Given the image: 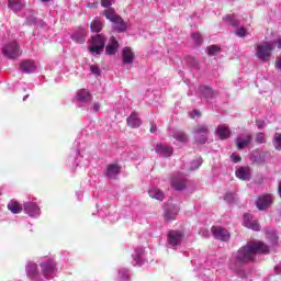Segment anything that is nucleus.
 <instances>
[{
	"label": "nucleus",
	"instance_id": "obj_22",
	"mask_svg": "<svg viewBox=\"0 0 281 281\" xmlns=\"http://www.w3.org/2000/svg\"><path fill=\"white\" fill-rule=\"evenodd\" d=\"M126 123L130 128H139V126H142V120H139V115H137V113H132L127 117Z\"/></svg>",
	"mask_w": 281,
	"mask_h": 281
},
{
	"label": "nucleus",
	"instance_id": "obj_34",
	"mask_svg": "<svg viewBox=\"0 0 281 281\" xmlns=\"http://www.w3.org/2000/svg\"><path fill=\"white\" fill-rule=\"evenodd\" d=\"M273 145L277 150H281V134L280 133L274 134Z\"/></svg>",
	"mask_w": 281,
	"mask_h": 281
},
{
	"label": "nucleus",
	"instance_id": "obj_44",
	"mask_svg": "<svg viewBox=\"0 0 281 281\" xmlns=\"http://www.w3.org/2000/svg\"><path fill=\"white\" fill-rule=\"evenodd\" d=\"M200 236H202V238H210V231L202 228L199 231Z\"/></svg>",
	"mask_w": 281,
	"mask_h": 281
},
{
	"label": "nucleus",
	"instance_id": "obj_31",
	"mask_svg": "<svg viewBox=\"0 0 281 281\" xmlns=\"http://www.w3.org/2000/svg\"><path fill=\"white\" fill-rule=\"evenodd\" d=\"M171 137H173V139H177V142H188V136L181 131L173 132L171 134Z\"/></svg>",
	"mask_w": 281,
	"mask_h": 281
},
{
	"label": "nucleus",
	"instance_id": "obj_16",
	"mask_svg": "<svg viewBox=\"0 0 281 281\" xmlns=\"http://www.w3.org/2000/svg\"><path fill=\"white\" fill-rule=\"evenodd\" d=\"M122 60L123 65H133V60H135V54H133V49H131V47L123 48Z\"/></svg>",
	"mask_w": 281,
	"mask_h": 281
},
{
	"label": "nucleus",
	"instance_id": "obj_7",
	"mask_svg": "<svg viewBox=\"0 0 281 281\" xmlns=\"http://www.w3.org/2000/svg\"><path fill=\"white\" fill-rule=\"evenodd\" d=\"M183 240V233L179 231H169L167 235V245L170 249H177Z\"/></svg>",
	"mask_w": 281,
	"mask_h": 281
},
{
	"label": "nucleus",
	"instance_id": "obj_25",
	"mask_svg": "<svg viewBox=\"0 0 281 281\" xmlns=\"http://www.w3.org/2000/svg\"><path fill=\"white\" fill-rule=\"evenodd\" d=\"M9 8L13 10V12H19L25 8V0H8Z\"/></svg>",
	"mask_w": 281,
	"mask_h": 281
},
{
	"label": "nucleus",
	"instance_id": "obj_13",
	"mask_svg": "<svg viewBox=\"0 0 281 281\" xmlns=\"http://www.w3.org/2000/svg\"><path fill=\"white\" fill-rule=\"evenodd\" d=\"M179 214V206L167 204L165 206V221H175Z\"/></svg>",
	"mask_w": 281,
	"mask_h": 281
},
{
	"label": "nucleus",
	"instance_id": "obj_48",
	"mask_svg": "<svg viewBox=\"0 0 281 281\" xmlns=\"http://www.w3.org/2000/svg\"><path fill=\"white\" fill-rule=\"evenodd\" d=\"M190 117L194 119V117H201V112H199L198 110H193L192 112L189 113Z\"/></svg>",
	"mask_w": 281,
	"mask_h": 281
},
{
	"label": "nucleus",
	"instance_id": "obj_32",
	"mask_svg": "<svg viewBox=\"0 0 281 281\" xmlns=\"http://www.w3.org/2000/svg\"><path fill=\"white\" fill-rule=\"evenodd\" d=\"M131 278V273L127 269H120L119 270V278L117 281H128Z\"/></svg>",
	"mask_w": 281,
	"mask_h": 281
},
{
	"label": "nucleus",
	"instance_id": "obj_18",
	"mask_svg": "<svg viewBox=\"0 0 281 281\" xmlns=\"http://www.w3.org/2000/svg\"><path fill=\"white\" fill-rule=\"evenodd\" d=\"M155 150L160 157H171L173 153L172 147L164 144L156 145Z\"/></svg>",
	"mask_w": 281,
	"mask_h": 281
},
{
	"label": "nucleus",
	"instance_id": "obj_1",
	"mask_svg": "<svg viewBox=\"0 0 281 281\" xmlns=\"http://www.w3.org/2000/svg\"><path fill=\"white\" fill-rule=\"evenodd\" d=\"M257 254H269V246L262 241H248L237 252L232 255L229 268L236 272L240 271L243 265L256 260Z\"/></svg>",
	"mask_w": 281,
	"mask_h": 281
},
{
	"label": "nucleus",
	"instance_id": "obj_49",
	"mask_svg": "<svg viewBox=\"0 0 281 281\" xmlns=\"http://www.w3.org/2000/svg\"><path fill=\"white\" fill-rule=\"evenodd\" d=\"M93 111H95V112L100 111V103L93 104Z\"/></svg>",
	"mask_w": 281,
	"mask_h": 281
},
{
	"label": "nucleus",
	"instance_id": "obj_47",
	"mask_svg": "<svg viewBox=\"0 0 281 281\" xmlns=\"http://www.w3.org/2000/svg\"><path fill=\"white\" fill-rule=\"evenodd\" d=\"M231 159L234 164H238L240 161V156L238 154H232Z\"/></svg>",
	"mask_w": 281,
	"mask_h": 281
},
{
	"label": "nucleus",
	"instance_id": "obj_14",
	"mask_svg": "<svg viewBox=\"0 0 281 281\" xmlns=\"http://www.w3.org/2000/svg\"><path fill=\"white\" fill-rule=\"evenodd\" d=\"M244 227L252 229V232H260V224H258V221L252 220L251 214L244 215Z\"/></svg>",
	"mask_w": 281,
	"mask_h": 281
},
{
	"label": "nucleus",
	"instance_id": "obj_9",
	"mask_svg": "<svg viewBox=\"0 0 281 281\" xmlns=\"http://www.w3.org/2000/svg\"><path fill=\"white\" fill-rule=\"evenodd\" d=\"M271 203H273L272 194H263L259 196L256 201L258 210H267V207H271Z\"/></svg>",
	"mask_w": 281,
	"mask_h": 281
},
{
	"label": "nucleus",
	"instance_id": "obj_2",
	"mask_svg": "<svg viewBox=\"0 0 281 281\" xmlns=\"http://www.w3.org/2000/svg\"><path fill=\"white\" fill-rule=\"evenodd\" d=\"M40 267L42 269L43 278H41V274H38V268L36 267V263L29 262L26 265V273L31 280L34 281H47L56 278V273H58V268H56V261L54 259H47L40 263Z\"/></svg>",
	"mask_w": 281,
	"mask_h": 281
},
{
	"label": "nucleus",
	"instance_id": "obj_24",
	"mask_svg": "<svg viewBox=\"0 0 281 281\" xmlns=\"http://www.w3.org/2000/svg\"><path fill=\"white\" fill-rule=\"evenodd\" d=\"M132 258L134 260V267L137 265H142L144 262V248H136L134 250V254L132 255Z\"/></svg>",
	"mask_w": 281,
	"mask_h": 281
},
{
	"label": "nucleus",
	"instance_id": "obj_37",
	"mask_svg": "<svg viewBox=\"0 0 281 281\" xmlns=\"http://www.w3.org/2000/svg\"><path fill=\"white\" fill-rule=\"evenodd\" d=\"M192 40L195 43V45H201V43H203V37L200 35V33H193Z\"/></svg>",
	"mask_w": 281,
	"mask_h": 281
},
{
	"label": "nucleus",
	"instance_id": "obj_4",
	"mask_svg": "<svg viewBox=\"0 0 281 281\" xmlns=\"http://www.w3.org/2000/svg\"><path fill=\"white\" fill-rule=\"evenodd\" d=\"M103 16L108 19V21H111V23H114L113 29L117 32H126V22L115 13V9H108L103 11Z\"/></svg>",
	"mask_w": 281,
	"mask_h": 281
},
{
	"label": "nucleus",
	"instance_id": "obj_10",
	"mask_svg": "<svg viewBox=\"0 0 281 281\" xmlns=\"http://www.w3.org/2000/svg\"><path fill=\"white\" fill-rule=\"evenodd\" d=\"M171 186L175 190L186 189V176L183 173H177L171 177Z\"/></svg>",
	"mask_w": 281,
	"mask_h": 281
},
{
	"label": "nucleus",
	"instance_id": "obj_50",
	"mask_svg": "<svg viewBox=\"0 0 281 281\" xmlns=\"http://www.w3.org/2000/svg\"><path fill=\"white\" fill-rule=\"evenodd\" d=\"M156 132H157V127L151 126V128H150V133H156Z\"/></svg>",
	"mask_w": 281,
	"mask_h": 281
},
{
	"label": "nucleus",
	"instance_id": "obj_51",
	"mask_svg": "<svg viewBox=\"0 0 281 281\" xmlns=\"http://www.w3.org/2000/svg\"><path fill=\"white\" fill-rule=\"evenodd\" d=\"M27 98H29V95H25V97L23 98V101L25 102V101L27 100Z\"/></svg>",
	"mask_w": 281,
	"mask_h": 281
},
{
	"label": "nucleus",
	"instance_id": "obj_19",
	"mask_svg": "<svg viewBox=\"0 0 281 281\" xmlns=\"http://www.w3.org/2000/svg\"><path fill=\"white\" fill-rule=\"evenodd\" d=\"M119 47H120V43H117V40H115V37H111L109 41V44L105 47L106 56L115 55L117 53Z\"/></svg>",
	"mask_w": 281,
	"mask_h": 281
},
{
	"label": "nucleus",
	"instance_id": "obj_40",
	"mask_svg": "<svg viewBox=\"0 0 281 281\" xmlns=\"http://www.w3.org/2000/svg\"><path fill=\"white\" fill-rule=\"evenodd\" d=\"M224 199L227 201V203H234L236 201V195L232 192H228L225 194Z\"/></svg>",
	"mask_w": 281,
	"mask_h": 281
},
{
	"label": "nucleus",
	"instance_id": "obj_39",
	"mask_svg": "<svg viewBox=\"0 0 281 281\" xmlns=\"http://www.w3.org/2000/svg\"><path fill=\"white\" fill-rule=\"evenodd\" d=\"M235 34L239 38H244V36H247V30H245V27H239L235 31Z\"/></svg>",
	"mask_w": 281,
	"mask_h": 281
},
{
	"label": "nucleus",
	"instance_id": "obj_17",
	"mask_svg": "<svg viewBox=\"0 0 281 281\" xmlns=\"http://www.w3.org/2000/svg\"><path fill=\"white\" fill-rule=\"evenodd\" d=\"M215 135L221 139H227L232 135V131L228 125L222 124L215 130Z\"/></svg>",
	"mask_w": 281,
	"mask_h": 281
},
{
	"label": "nucleus",
	"instance_id": "obj_12",
	"mask_svg": "<svg viewBox=\"0 0 281 281\" xmlns=\"http://www.w3.org/2000/svg\"><path fill=\"white\" fill-rule=\"evenodd\" d=\"M38 69V65L34 60H24L20 64L22 74H34Z\"/></svg>",
	"mask_w": 281,
	"mask_h": 281
},
{
	"label": "nucleus",
	"instance_id": "obj_38",
	"mask_svg": "<svg viewBox=\"0 0 281 281\" xmlns=\"http://www.w3.org/2000/svg\"><path fill=\"white\" fill-rule=\"evenodd\" d=\"M220 49L221 48L216 45L209 46L207 54H209V56H214V54L218 53Z\"/></svg>",
	"mask_w": 281,
	"mask_h": 281
},
{
	"label": "nucleus",
	"instance_id": "obj_28",
	"mask_svg": "<svg viewBox=\"0 0 281 281\" xmlns=\"http://www.w3.org/2000/svg\"><path fill=\"white\" fill-rule=\"evenodd\" d=\"M102 27H104V23L100 19H94L90 24L91 32H102Z\"/></svg>",
	"mask_w": 281,
	"mask_h": 281
},
{
	"label": "nucleus",
	"instance_id": "obj_33",
	"mask_svg": "<svg viewBox=\"0 0 281 281\" xmlns=\"http://www.w3.org/2000/svg\"><path fill=\"white\" fill-rule=\"evenodd\" d=\"M223 21H227L229 25H233V27L238 26V20L236 19V15H226L223 18Z\"/></svg>",
	"mask_w": 281,
	"mask_h": 281
},
{
	"label": "nucleus",
	"instance_id": "obj_11",
	"mask_svg": "<svg viewBox=\"0 0 281 281\" xmlns=\"http://www.w3.org/2000/svg\"><path fill=\"white\" fill-rule=\"evenodd\" d=\"M211 232L217 240H229V232L221 226H213Z\"/></svg>",
	"mask_w": 281,
	"mask_h": 281
},
{
	"label": "nucleus",
	"instance_id": "obj_23",
	"mask_svg": "<svg viewBox=\"0 0 281 281\" xmlns=\"http://www.w3.org/2000/svg\"><path fill=\"white\" fill-rule=\"evenodd\" d=\"M71 38L75 43L82 44L87 38V31L85 29H79L71 35Z\"/></svg>",
	"mask_w": 281,
	"mask_h": 281
},
{
	"label": "nucleus",
	"instance_id": "obj_36",
	"mask_svg": "<svg viewBox=\"0 0 281 281\" xmlns=\"http://www.w3.org/2000/svg\"><path fill=\"white\" fill-rule=\"evenodd\" d=\"M201 164H203V159L198 158L196 160H193V161L191 162L190 169H191V170H199V168H201Z\"/></svg>",
	"mask_w": 281,
	"mask_h": 281
},
{
	"label": "nucleus",
	"instance_id": "obj_3",
	"mask_svg": "<svg viewBox=\"0 0 281 281\" xmlns=\"http://www.w3.org/2000/svg\"><path fill=\"white\" fill-rule=\"evenodd\" d=\"M278 47V49H281V37H279L274 42H263L260 44H257L256 46V57L259 60H262V63H269L271 60V53L273 52V47Z\"/></svg>",
	"mask_w": 281,
	"mask_h": 281
},
{
	"label": "nucleus",
	"instance_id": "obj_15",
	"mask_svg": "<svg viewBox=\"0 0 281 281\" xmlns=\"http://www.w3.org/2000/svg\"><path fill=\"white\" fill-rule=\"evenodd\" d=\"M24 212L29 214V216H41V209L36 203L27 202L24 204Z\"/></svg>",
	"mask_w": 281,
	"mask_h": 281
},
{
	"label": "nucleus",
	"instance_id": "obj_20",
	"mask_svg": "<svg viewBox=\"0 0 281 281\" xmlns=\"http://www.w3.org/2000/svg\"><path fill=\"white\" fill-rule=\"evenodd\" d=\"M251 143V135L249 134H241L236 138V145L237 148L243 149V148H247V146H249V144Z\"/></svg>",
	"mask_w": 281,
	"mask_h": 281
},
{
	"label": "nucleus",
	"instance_id": "obj_6",
	"mask_svg": "<svg viewBox=\"0 0 281 281\" xmlns=\"http://www.w3.org/2000/svg\"><path fill=\"white\" fill-rule=\"evenodd\" d=\"M2 53L7 58H10L11 60H14V58H19L21 56L22 52L19 47V43L16 42H10L8 43L3 48Z\"/></svg>",
	"mask_w": 281,
	"mask_h": 281
},
{
	"label": "nucleus",
	"instance_id": "obj_52",
	"mask_svg": "<svg viewBox=\"0 0 281 281\" xmlns=\"http://www.w3.org/2000/svg\"><path fill=\"white\" fill-rule=\"evenodd\" d=\"M47 1H49V0H42L43 3H47Z\"/></svg>",
	"mask_w": 281,
	"mask_h": 281
},
{
	"label": "nucleus",
	"instance_id": "obj_45",
	"mask_svg": "<svg viewBox=\"0 0 281 281\" xmlns=\"http://www.w3.org/2000/svg\"><path fill=\"white\" fill-rule=\"evenodd\" d=\"M26 23H29V25L36 23V18L34 16V13H32L31 16H26Z\"/></svg>",
	"mask_w": 281,
	"mask_h": 281
},
{
	"label": "nucleus",
	"instance_id": "obj_8",
	"mask_svg": "<svg viewBox=\"0 0 281 281\" xmlns=\"http://www.w3.org/2000/svg\"><path fill=\"white\" fill-rule=\"evenodd\" d=\"M210 135V127L206 124L198 125L194 128V138L198 144H205L207 136Z\"/></svg>",
	"mask_w": 281,
	"mask_h": 281
},
{
	"label": "nucleus",
	"instance_id": "obj_5",
	"mask_svg": "<svg viewBox=\"0 0 281 281\" xmlns=\"http://www.w3.org/2000/svg\"><path fill=\"white\" fill-rule=\"evenodd\" d=\"M106 43V37L102 34H98L94 37H92L90 46H89V52L90 54H95L99 56L104 52V45Z\"/></svg>",
	"mask_w": 281,
	"mask_h": 281
},
{
	"label": "nucleus",
	"instance_id": "obj_27",
	"mask_svg": "<svg viewBox=\"0 0 281 281\" xmlns=\"http://www.w3.org/2000/svg\"><path fill=\"white\" fill-rule=\"evenodd\" d=\"M148 194L151 199H156V201H164V199H165L164 192H161V190H159L157 188H151L148 191Z\"/></svg>",
	"mask_w": 281,
	"mask_h": 281
},
{
	"label": "nucleus",
	"instance_id": "obj_46",
	"mask_svg": "<svg viewBox=\"0 0 281 281\" xmlns=\"http://www.w3.org/2000/svg\"><path fill=\"white\" fill-rule=\"evenodd\" d=\"M256 126L259 128V131H262L267 126V123L265 121H256Z\"/></svg>",
	"mask_w": 281,
	"mask_h": 281
},
{
	"label": "nucleus",
	"instance_id": "obj_30",
	"mask_svg": "<svg viewBox=\"0 0 281 281\" xmlns=\"http://www.w3.org/2000/svg\"><path fill=\"white\" fill-rule=\"evenodd\" d=\"M8 210H10V212H12V214H20V212L23 210V207H21V204H19L16 201H11L8 204Z\"/></svg>",
	"mask_w": 281,
	"mask_h": 281
},
{
	"label": "nucleus",
	"instance_id": "obj_41",
	"mask_svg": "<svg viewBox=\"0 0 281 281\" xmlns=\"http://www.w3.org/2000/svg\"><path fill=\"white\" fill-rule=\"evenodd\" d=\"M90 71L91 74H93L94 76H100L101 70L100 67L95 66V65H91L90 66Z\"/></svg>",
	"mask_w": 281,
	"mask_h": 281
},
{
	"label": "nucleus",
	"instance_id": "obj_43",
	"mask_svg": "<svg viewBox=\"0 0 281 281\" xmlns=\"http://www.w3.org/2000/svg\"><path fill=\"white\" fill-rule=\"evenodd\" d=\"M115 0H101V4L103 8H111V5H113V2Z\"/></svg>",
	"mask_w": 281,
	"mask_h": 281
},
{
	"label": "nucleus",
	"instance_id": "obj_29",
	"mask_svg": "<svg viewBox=\"0 0 281 281\" xmlns=\"http://www.w3.org/2000/svg\"><path fill=\"white\" fill-rule=\"evenodd\" d=\"M90 99H91V93H89V91L81 89L77 92V100L79 102H89Z\"/></svg>",
	"mask_w": 281,
	"mask_h": 281
},
{
	"label": "nucleus",
	"instance_id": "obj_42",
	"mask_svg": "<svg viewBox=\"0 0 281 281\" xmlns=\"http://www.w3.org/2000/svg\"><path fill=\"white\" fill-rule=\"evenodd\" d=\"M202 93H203L204 98H211L213 92H212V90L210 88L203 87L202 88Z\"/></svg>",
	"mask_w": 281,
	"mask_h": 281
},
{
	"label": "nucleus",
	"instance_id": "obj_35",
	"mask_svg": "<svg viewBox=\"0 0 281 281\" xmlns=\"http://www.w3.org/2000/svg\"><path fill=\"white\" fill-rule=\"evenodd\" d=\"M255 142L257 144H265L267 142V137L265 136V133H257Z\"/></svg>",
	"mask_w": 281,
	"mask_h": 281
},
{
	"label": "nucleus",
	"instance_id": "obj_21",
	"mask_svg": "<svg viewBox=\"0 0 281 281\" xmlns=\"http://www.w3.org/2000/svg\"><path fill=\"white\" fill-rule=\"evenodd\" d=\"M236 177L241 181H249L251 179V169L249 167H239L236 170Z\"/></svg>",
	"mask_w": 281,
	"mask_h": 281
},
{
	"label": "nucleus",
	"instance_id": "obj_26",
	"mask_svg": "<svg viewBox=\"0 0 281 281\" xmlns=\"http://www.w3.org/2000/svg\"><path fill=\"white\" fill-rule=\"evenodd\" d=\"M117 175H120V166L115 164L109 165L106 168V177H109V179H115Z\"/></svg>",
	"mask_w": 281,
	"mask_h": 281
}]
</instances>
